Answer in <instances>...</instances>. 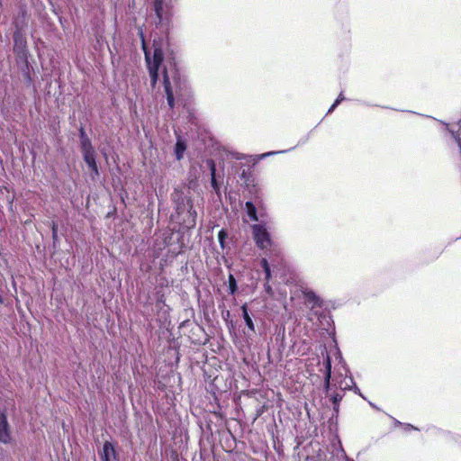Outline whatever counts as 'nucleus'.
<instances>
[{
    "label": "nucleus",
    "mask_w": 461,
    "mask_h": 461,
    "mask_svg": "<svg viewBox=\"0 0 461 461\" xmlns=\"http://www.w3.org/2000/svg\"><path fill=\"white\" fill-rule=\"evenodd\" d=\"M142 42H143V50L145 52V58H146V61L148 64V68H149V76H150V84H151V86L154 87L158 79V69H159V67L164 59V53H163L161 47L158 45V43L156 41H154V43H153L154 53H153L152 59H150V58L146 50L145 42H144L143 39H142Z\"/></svg>",
    "instance_id": "f257e3e1"
},
{
    "label": "nucleus",
    "mask_w": 461,
    "mask_h": 461,
    "mask_svg": "<svg viewBox=\"0 0 461 461\" xmlns=\"http://www.w3.org/2000/svg\"><path fill=\"white\" fill-rule=\"evenodd\" d=\"M154 11L158 18V24L163 26L169 23L172 16L171 6L164 0H154Z\"/></svg>",
    "instance_id": "f03ea898"
},
{
    "label": "nucleus",
    "mask_w": 461,
    "mask_h": 461,
    "mask_svg": "<svg viewBox=\"0 0 461 461\" xmlns=\"http://www.w3.org/2000/svg\"><path fill=\"white\" fill-rule=\"evenodd\" d=\"M185 207L187 209L186 215H185L181 219V221H182V224H184L185 227H186L187 229H191L195 226L197 213H196L195 210H194V208H193L192 202L190 200H187L186 205H184L183 207L178 206L176 208V212L179 216L182 213H184Z\"/></svg>",
    "instance_id": "7ed1b4c3"
},
{
    "label": "nucleus",
    "mask_w": 461,
    "mask_h": 461,
    "mask_svg": "<svg viewBox=\"0 0 461 461\" xmlns=\"http://www.w3.org/2000/svg\"><path fill=\"white\" fill-rule=\"evenodd\" d=\"M0 442L5 445L13 442L11 426L4 412H0Z\"/></svg>",
    "instance_id": "20e7f679"
},
{
    "label": "nucleus",
    "mask_w": 461,
    "mask_h": 461,
    "mask_svg": "<svg viewBox=\"0 0 461 461\" xmlns=\"http://www.w3.org/2000/svg\"><path fill=\"white\" fill-rule=\"evenodd\" d=\"M253 233L257 245L261 249H265L270 244L269 234L263 226L254 225Z\"/></svg>",
    "instance_id": "39448f33"
},
{
    "label": "nucleus",
    "mask_w": 461,
    "mask_h": 461,
    "mask_svg": "<svg viewBox=\"0 0 461 461\" xmlns=\"http://www.w3.org/2000/svg\"><path fill=\"white\" fill-rule=\"evenodd\" d=\"M14 50L19 54L24 56L27 50V41L24 34L21 31H16L14 33Z\"/></svg>",
    "instance_id": "423d86ee"
},
{
    "label": "nucleus",
    "mask_w": 461,
    "mask_h": 461,
    "mask_svg": "<svg viewBox=\"0 0 461 461\" xmlns=\"http://www.w3.org/2000/svg\"><path fill=\"white\" fill-rule=\"evenodd\" d=\"M163 86H164L165 92L167 95V104L170 108H173L175 105V98H174V94H173V89L171 86L169 76L166 69L163 72Z\"/></svg>",
    "instance_id": "0eeeda50"
},
{
    "label": "nucleus",
    "mask_w": 461,
    "mask_h": 461,
    "mask_svg": "<svg viewBox=\"0 0 461 461\" xmlns=\"http://www.w3.org/2000/svg\"><path fill=\"white\" fill-rule=\"evenodd\" d=\"M115 449L111 442L105 441L100 452L102 461H111L115 458Z\"/></svg>",
    "instance_id": "6e6552de"
},
{
    "label": "nucleus",
    "mask_w": 461,
    "mask_h": 461,
    "mask_svg": "<svg viewBox=\"0 0 461 461\" xmlns=\"http://www.w3.org/2000/svg\"><path fill=\"white\" fill-rule=\"evenodd\" d=\"M84 160L87 164L88 167L92 170V178L99 176L98 167L95 162V152L84 155Z\"/></svg>",
    "instance_id": "1a4fd4ad"
},
{
    "label": "nucleus",
    "mask_w": 461,
    "mask_h": 461,
    "mask_svg": "<svg viewBox=\"0 0 461 461\" xmlns=\"http://www.w3.org/2000/svg\"><path fill=\"white\" fill-rule=\"evenodd\" d=\"M325 367H326V373H325V381H324V387L326 391L330 388V380L331 377V363H330V356L326 357L325 360Z\"/></svg>",
    "instance_id": "9d476101"
},
{
    "label": "nucleus",
    "mask_w": 461,
    "mask_h": 461,
    "mask_svg": "<svg viewBox=\"0 0 461 461\" xmlns=\"http://www.w3.org/2000/svg\"><path fill=\"white\" fill-rule=\"evenodd\" d=\"M185 149V144L180 139H178L175 148V154L177 160H180L183 158Z\"/></svg>",
    "instance_id": "9b49d317"
},
{
    "label": "nucleus",
    "mask_w": 461,
    "mask_h": 461,
    "mask_svg": "<svg viewBox=\"0 0 461 461\" xmlns=\"http://www.w3.org/2000/svg\"><path fill=\"white\" fill-rule=\"evenodd\" d=\"M207 164L210 167V171H211V184H212V186L216 190L218 188V185H217V182H216V178H215V174H216V167H215V164H214V161L210 159L207 161Z\"/></svg>",
    "instance_id": "f8f14e48"
},
{
    "label": "nucleus",
    "mask_w": 461,
    "mask_h": 461,
    "mask_svg": "<svg viewBox=\"0 0 461 461\" xmlns=\"http://www.w3.org/2000/svg\"><path fill=\"white\" fill-rule=\"evenodd\" d=\"M241 310H242V314H243V318H244V321L246 322V325L248 326V328L254 331L255 330V327H254V323L252 321V319L250 318L249 312H248V309H247V305L244 304L242 307H241Z\"/></svg>",
    "instance_id": "ddd939ff"
},
{
    "label": "nucleus",
    "mask_w": 461,
    "mask_h": 461,
    "mask_svg": "<svg viewBox=\"0 0 461 461\" xmlns=\"http://www.w3.org/2000/svg\"><path fill=\"white\" fill-rule=\"evenodd\" d=\"M81 148H82V151H83V156L86 154H91V153L95 152V149H94L89 139L81 140Z\"/></svg>",
    "instance_id": "4468645a"
},
{
    "label": "nucleus",
    "mask_w": 461,
    "mask_h": 461,
    "mask_svg": "<svg viewBox=\"0 0 461 461\" xmlns=\"http://www.w3.org/2000/svg\"><path fill=\"white\" fill-rule=\"evenodd\" d=\"M247 213L252 221H258L257 210L252 202L246 203Z\"/></svg>",
    "instance_id": "2eb2a0df"
},
{
    "label": "nucleus",
    "mask_w": 461,
    "mask_h": 461,
    "mask_svg": "<svg viewBox=\"0 0 461 461\" xmlns=\"http://www.w3.org/2000/svg\"><path fill=\"white\" fill-rule=\"evenodd\" d=\"M304 296L308 300V302H310L313 304V306L321 305V303H319V298L316 296V294L313 292H312V291L304 292Z\"/></svg>",
    "instance_id": "dca6fc26"
},
{
    "label": "nucleus",
    "mask_w": 461,
    "mask_h": 461,
    "mask_svg": "<svg viewBox=\"0 0 461 461\" xmlns=\"http://www.w3.org/2000/svg\"><path fill=\"white\" fill-rule=\"evenodd\" d=\"M261 267H263L265 274H266V280L268 282L271 278V270L269 264L266 258H262L261 260Z\"/></svg>",
    "instance_id": "f3484780"
},
{
    "label": "nucleus",
    "mask_w": 461,
    "mask_h": 461,
    "mask_svg": "<svg viewBox=\"0 0 461 461\" xmlns=\"http://www.w3.org/2000/svg\"><path fill=\"white\" fill-rule=\"evenodd\" d=\"M227 237H228V232L224 229H222L219 231L218 240H219L221 249L225 248V240L227 239Z\"/></svg>",
    "instance_id": "a211bd4d"
},
{
    "label": "nucleus",
    "mask_w": 461,
    "mask_h": 461,
    "mask_svg": "<svg viewBox=\"0 0 461 461\" xmlns=\"http://www.w3.org/2000/svg\"><path fill=\"white\" fill-rule=\"evenodd\" d=\"M229 289L231 294H234L237 291L236 280L232 275H230L229 276Z\"/></svg>",
    "instance_id": "6ab92c4d"
},
{
    "label": "nucleus",
    "mask_w": 461,
    "mask_h": 461,
    "mask_svg": "<svg viewBox=\"0 0 461 461\" xmlns=\"http://www.w3.org/2000/svg\"><path fill=\"white\" fill-rule=\"evenodd\" d=\"M344 100V96L343 95L340 93L338 96V98L336 99V101L334 102V104L331 105V107L329 109V112L328 113H331L335 107L341 102Z\"/></svg>",
    "instance_id": "aec40b11"
},
{
    "label": "nucleus",
    "mask_w": 461,
    "mask_h": 461,
    "mask_svg": "<svg viewBox=\"0 0 461 461\" xmlns=\"http://www.w3.org/2000/svg\"><path fill=\"white\" fill-rule=\"evenodd\" d=\"M250 173L247 170L243 169L242 173L240 174V178L244 180L245 183H248L249 181Z\"/></svg>",
    "instance_id": "412c9836"
},
{
    "label": "nucleus",
    "mask_w": 461,
    "mask_h": 461,
    "mask_svg": "<svg viewBox=\"0 0 461 461\" xmlns=\"http://www.w3.org/2000/svg\"><path fill=\"white\" fill-rule=\"evenodd\" d=\"M342 399V396L339 394V393H335L332 397H331V400L333 402V404H337L339 403V402Z\"/></svg>",
    "instance_id": "4be33fe9"
},
{
    "label": "nucleus",
    "mask_w": 461,
    "mask_h": 461,
    "mask_svg": "<svg viewBox=\"0 0 461 461\" xmlns=\"http://www.w3.org/2000/svg\"><path fill=\"white\" fill-rule=\"evenodd\" d=\"M57 230H58L57 225L55 223H53V225H52V236H53L54 240L57 238Z\"/></svg>",
    "instance_id": "5701e85b"
},
{
    "label": "nucleus",
    "mask_w": 461,
    "mask_h": 461,
    "mask_svg": "<svg viewBox=\"0 0 461 461\" xmlns=\"http://www.w3.org/2000/svg\"><path fill=\"white\" fill-rule=\"evenodd\" d=\"M86 139H88V138H87L84 129L81 128V130H80V140H86Z\"/></svg>",
    "instance_id": "b1692460"
},
{
    "label": "nucleus",
    "mask_w": 461,
    "mask_h": 461,
    "mask_svg": "<svg viewBox=\"0 0 461 461\" xmlns=\"http://www.w3.org/2000/svg\"><path fill=\"white\" fill-rule=\"evenodd\" d=\"M265 289H266L267 294H272V288H271V286L268 284L265 285Z\"/></svg>",
    "instance_id": "393cba45"
},
{
    "label": "nucleus",
    "mask_w": 461,
    "mask_h": 461,
    "mask_svg": "<svg viewBox=\"0 0 461 461\" xmlns=\"http://www.w3.org/2000/svg\"><path fill=\"white\" fill-rule=\"evenodd\" d=\"M333 409H334V411H335L336 412H338V411H339V403L334 404Z\"/></svg>",
    "instance_id": "a878e982"
}]
</instances>
